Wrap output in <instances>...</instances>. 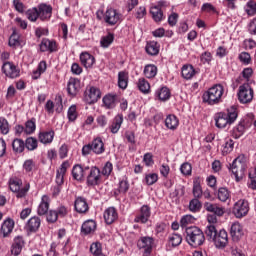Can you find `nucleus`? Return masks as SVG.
I'll list each match as a JSON object with an SVG mask.
<instances>
[{
    "mask_svg": "<svg viewBox=\"0 0 256 256\" xmlns=\"http://www.w3.org/2000/svg\"><path fill=\"white\" fill-rule=\"evenodd\" d=\"M205 235L208 241H212L217 249H224L229 243V236L227 231L220 230L217 232V228L214 225H208L205 229Z\"/></svg>",
    "mask_w": 256,
    "mask_h": 256,
    "instance_id": "1",
    "label": "nucleus"
},
{
    "mask_svg": "<svg viewBox=\"0 0 256 256\" xmlns=\"http://www.w3.org/2000/svg\"><path fill=\"white\" fill-rule=\"evenodd\" d=\"M225 88L221 84H216L204 92L202 99L208 105H219L223 102Z\"/></svg>",
    "mask_w": 256,
    "mask_h": 256,
    "instance_id": "2",
    "label": "nucleus"
},
{
    "mask_svg": "<svg viewBox=\"0 0 256 256\" xmlns=\"http://www.w3.org/2000/svg\"><path fill=\"white\" fill-rule=\"evenodd\" d=\"M185 240L190 247H201L205 243V233L199 227L191 226L185 230Z\"/></svg>",
    "mask_w": 256,
    "mask_h": 256,
    "instance_id": "3",
    "label": "nucleus"
},
{
    "mask_svg": "<svg viewBox=\"0 0 256 256\" xmlns=\"http://www.w3.org/2000/svg\"><path fill=\"white\" fill-rule=\"evenodd\" d=\"M238 113L237 108L232 106L230 109L225 112H219L215 116V124L218 129H225V127H229V125H233L235 121H237Z\"/></svg>",
    "mask_w": 256,
    "mask_h": 256,
    "instance_id": "4",
    "label": "nucleus"
},
{
    "mask_svg": "<svg viewBox=\"0 0 256 256\" xmlns=\"http://www.w3.org/2000/svg\"><path fill=\"white\" fill-rule=\"evenodd\" d=\"M86 183L89 187H95L101 183V170L97 166H93L87 170Z\"/></svg>",
    "mask_w": 256,
    "mask_h": 256,
    "instance_id": "5",
    "label": "nucleus"
},
{
    "mask_svg": "<svg viewBox=\"0 0 256 256\" xmlns=\"http://www.w3.org/2000/svg\"><path fill=\"white\" fill-rule=\"evenodd\" d=\"M101 99V90L99 88L90 86L84 92V101L88 105H93V103H97Z\"/></svg>",
    "mask_w": 256,
    "mask_h": 256,
    "instance_id": "6",
    "label": "nucleus"
},
{
    "mask_svg": "<svg viewBox=\"0 0 256 256\" xmlns=\"http://www.w3.org/2000/svg\"><path fill=\"white\" fill-rule=\"evenodd\" d=\"M122 17L123 15L113 8L107 9L103 15L105 23L111 27H113V25H117V23H121Z\"/></svg>",
    "mask_w": 256,
    "mask_h": 256,
    "instance_id": "7",
    "label": "nucleus"
},
{
    "mask_svg": "<svg viewBox=\"0 0 256 256\" xmlns=\"http://www.w3.org/2000/svg\"><path fill=\"white\" fill-rule=\"evenodd\" d=\"M232 213L237 217V219L245 217V215L249 213V202L247 200H238L234 204Z\"/></svg>",
    "mask_w": 256,
    "mask_h": 256,
    "instance_id": "8",
    "label": "nucleus"
},
{
    "mask_svg": "<svg viewBox=\"0 0 256 256\" xmlns=\"http://www.w3.org/2000/svg\"><path fill=\"white\" fill-rule=\"evenodd\" d=\"M238 99L240 103H249L253 100V89L249 84H244L239 87Z\"/></svg>",
    "mask_w": 256,
    "mask_h": 256,
    "instance_id": "9",
    "label": "nucleus"
},
{
    "mask_svg": "<svg viewBox=\"0 0 256 256\" xmlns=\"http://www.w3.org/2000/svg\"><path fill=\"white\" fill-rule=\"evenodd\" d=\"M137 245L139 249H144L143 256H150L153 249V238L149 236L141 237Z\"/></svg>",
    "mask_w": 256,
    "mask_h": 256,
    "instance_id": "10",
    "label": "nucleus"
},
{
    "mask_svg": "<svg viewBox=\"0 0 256 256\" xmlns=\"http://www.w3.org/2000/svg\"><path fill=\"white\" fill-rule=\"evenodd\" d=\"M37 9L41 21H49V19H51V16L53 15V7L51 5L42 3L38 5Z\"/></svg>",
    "mask_w": 256,
    "mask_h": 256,
    "instance_id": "11",
    "label": "nucleus"
},
{
    "mask_svg": "<svg viewBox=\"0 0 256 256\" xmlns=\"http://www.w3.org/2000/svg\"><path fill=\"white\" fill-rule=\"evenodd\" d=\"M151 217V208L147 205H143L140 209V214H138L135 219L134 223H142L145 224L149 221Z\"/></svg>",
    "mask_w": 256,
    "mask_h": 256,
    "instance_id": "12",
    "label": "nucleus"
},
{
    "mask_svg": "<svg viewBox=\"0 0 256 256\" xmlns=\"http://www.w3.org/2000/svg\"><path fill=\"white\" fill-rule=\"evenodd\" d=\"M87 171H89V166L83 168V166L76 164L72 168V177L75 179V181H82L85 179Z\"/></svg>",
    "mask_w": 256,
    "mask_h": 256,
    "instance_id": "13",
    "label": "nucleus"
},
{
    "mask_svg": "<svg viewBox=\"0 0 256 256\" xmlns=\"http://www.w3.org/2000/svg\"><path fill=\"white\" fill-rule=\"evenodd\" d=\"M2 71L6 75V77H10V79H15L19 75V71L17 66L11 62H4L2 66Z\"/></svg>",
    "mask_w": 256,
    "mask_h": 256,
    "instance_id": "14",
    "label": "nucleus"
},
{
    "mask_svg": "<svg viewBox=\"0 0 256 256\" xmlns=\"http://www.w3.org/2000/svg\"><path fill=\"white\" fill-rule=\"evenodd\" d=\"M13 229H15V221L11 218H7L1 225L0 233L4 238L9 237V235L13 233Z\"/></svg>",
    "mask_w": 256,
    "mask_h": 256,
    "instance_id": "15",
    "label": "nucleus"
},
{
    "mask_svg": "<svg viewBox=\"0 0 256 256\" xmlns=\"http://www.w3.org/2000/svg\"><path fill=\"white\" fill-rule=\"evenodd\" d=\"M23 247H25V239L23 238V236H16L14 238V241L11 247L12 255H15V256L21 255V251H23Z\"/></svg>",
    "mask_w": 256,
    "mask_h": 256,
    "instance_id": "16",
    "label": "nucleus"
},
{
    "mask_svg": "<svg viewBox=\"0 0 256 256\" xmlns=\"http://www.w3.org/2000/svg\"><path fill=\"white\" fill-rule=\"evenodd\" d=\"M81 89V81L77 78H70L67 84V91L71 97H75Z\"/></svg>",
    "mask_w": 256,
    "mask_h": 256,
    "instance_id": "17",
    "label": "nucleus"
},
{
    "mask_svg": "<svg viewBox=\"0 0 256 256\" xmlns=\"http://www.w3.org/2000/svg\"><path fill=\"white\" fill-rule=\"evenodd\" d=\"M50 203H51V199L49 198V196L43 195L37 209V214L40 216L47 215V213H49Z\"/></svg>",
    "mask_w": 256,
    "mask_h": 256,
    "instance_id": "18",
    "label": "nucleus"
},
{
    "mask_svg": "<svg viewBox=\"0 0 256 256\" xmlns=\"http://www.w3.org/2000/svg\"><path fill=\"white\" fill-rule=\"evenodd\" d=\"M230 234L233 241H239V239H241V237L244 235L243 226H241V223L234 222L231 225Z\"/></svg>",
    "mask_w": 256,
    "mask_h": 256,
    "instance_id": "19",
    "label": "nucleus"
},
{
    "mask_svg": "<svg viewBox=\"0 0 256 256\" xmlns=\"http://www.w3.org/2000/svg\"><path fill=\"white\" fill-rule=\"evenodd\" d=\"M40 51L42 53H45V51H50V53H54V51H57V43L53 40L43 38L40 43Z\"/></svg>",
    "mask_w": 256,
    "mask_h": 256,
    "instance_id": "20",
    "label": "nucleus"
},
{
    "mask_svg": "<svg viewBox=\"0 0 256 256\" xmlns=\"http://www.w3.org/2000/svg\"><path fill=\"white\" fill-rule=\"evenodd\" d=\"M74 208L77 213H87L89 211V204L84 197H77L74 202Z\"/></svg>",
    "mask_w": 256,
    "mask_h": 256,
    "instance_id": "21",
    "label": "nucleus"
},
{
    "mask_svg": "<svg viewBox=\"0 0 256 256\" xmlns=\"http://www.w3.org/2000/svg\"><path fill=\"white\" fill-rule=\"evenodd\" d=\"M80 62L83 67H85L86 69H90V67H93V65H95V57L89 54V52H82L80 54Z\"/></svg>",
    "mask_w": 256,
    "mask_h": 256,
    "instance_id": "22",
    "label": "nucleus"
},
{
    "mask_svg": "<svg viewBox=\"0 0 256 256\" xmlns=\"http://www.w3.org/2000/svg\"><path fill=\"white\" fill-rule=\"evenodd\" d=\"M117 210L115 207H110L104 211V220L107 225H111L117 221Z\"/></svg>",
    "mask_w": 256,
    "mask_h": 256,
    "instance_id": "23",
    "label": "nucleus"
},
{
    "mask_svg": "<svg viewBox=\"0 0 256 256\" xmlns=\"http://www.w3.org/2000/svg\"><path fill=\"white\" fill-rule=\"evenodd\" d=\"M97 229V223L95 220H87L82 224L81 233L83 235H91V233H95Z\"/></svg>",
    "mask_w": 256,
    "mask_h": 256,
    "instance_id": "24",
    "label": "nucleus"
},
{
    "mask_svg": "<svg viewBox=\"0 0 256 256\" xmlns=\"http://www.w3.org/2000/svg\"><path fill=\"white\" fill-rule=\"evenodd\" d=\"M39 227H41V219L37 216L31 217L26 224V229L30 233H35L39 230Z\"/></svg>",
    "mask_w": 256,
    "mask_h": 256,
    "instance_id": "25",
    "label": "nucleus"
},
{
    "mask_svg": "<svg viewBox=\"0 0 256 256\" xmlns=\"http://www.w3.org/2000/svg\"><path fill=\"white\" fill-rule=\"evenodd\" d=\"M102 101L106 109H115L117 107V95L115 94L105 95Z\"/></svg>",
    "mask_w": 256,
    "mask_h": 256,
    "instance_id": "26",
    "label": "nucleus"
},
{
    "mask_svg": "<svg viewBox=\"0 0 256 256\" xmlns=\"http://www.w3.org/2000/svg\"><path fill=\"white\" fill-rule=\"evenodd\" d=\"M204 209H206L209 213H213V215H217V217H222L225 214V210L222 207L217 206V204H213L210 202H206L204 204Z\"/></svg>",
    "mask_w": 256,
    "mask_h": 256,
    "instance_id": "27",
    "label": "nucleus"
},
{
    "mask_svg": "<svg viewBox=\"0 0 256 256\" xmlns=\"http://www.w3.org/2000/svg\"><path fill=\"white\" fill-rule=\"evenodd\" d=\"M92 151L96 155H101L102 153H105V144L103 143V140L101 138H96L91 143Z\"/></svg>",
    "mask_w": 256,
    "mask_h": 256,
    "instance_id": "28",
    "label": "nucleus"
},
{
    "mask_svg": "<svg viewBox=\"0 0 256 256\" xmlns=\"http://www.w3.org/2000/svg\"><path fill=\"white\" fill-rule=\"evenodd\" d=\"M121 125H123V114H118L117 116H115L112 124L109 127L111 133H113L114 135L116 133H119V129H121Z\"/></svg>",
    "mask_w": 256,
    "mask_h": 256,
    "instance_id": "29",
    "label": "nucleus"
},
{
    "mask_svg": "<svg viewBox=\"0 0 256 256\" xmlns=\"http://www.w3.org/2000/svg\"><path fill=\"white\" fill-rule=\"evenodd\" d=\"M165 125L167 129H171V131H175V129L179 127V119H177V116L170 114L165 119Z\"/></svg>",
    "mask_w": 256,
    "mask_h": 256,
    "instance_id": "30",
    "label": "nucleus"
},
{
    "mask_svg": "<svg viewBox=\"0 0 256 256\" xmlns=\"http://www.w3.org/2000/svg\"><path fill=\"white\" fill-rule=\"evenodd\" d=\"M235 167H238L240 171L238 172L239 175H242L244 166L247 167V157L245 154H240L236 159L233 160Z\"/></svg>",
    "mask_w": 256,
    "mask_h": 256,
    "instance_id": "31",
    "label": "nucleus"
},
{
    "mask_svg": "<svg viewBox=\"0 0 256 256\" xmlns=\"http://www.w3.org/2000/svg\"><path fill=\"white\" fill-rule=\"evenodd\" d=\"M146 53L151 56L159 55L160 45L156 41H150L146 44Z\"/></svg>",
    "mask_w": 256,
    "mask_h": 256,
    "instance_id": "32",
    "label": "nucleus"
},
{
    "mask_svg": "<svg viewBox=\"0 0 256 256\" xmlns=\"http://www.w3.org/2000/svg\"><path fill=\"white\" fill-rule=\"evenodd\" d=\"M54 137H55V132L54 131L40 132L39 141H40V143H43L44 145H47L49 143H53V138Z\"/></svg>",
    "mask_w": 256,
    "mask_h": 256,
    "instance_id": "33",
    "label": "nucleus"
},
{
    "mask_svg": "<svg viewBox=\"0 0 256 256\" xmlns=\"http://www.w3.org/2000/svg\"><path fill=\"white\" fill-rule=\"evenodd\" d=\"M246 169L247 166H244V168L242 169V174L239 175V171H241V168L235 166V162H232V164H230L229 166V170L234 174V177L237 182H239L241 179H243V177H245Z\"/></svg>",
    "mask_w": 256,
    "mask_h": 256,
    "instance_id": "34",
    "label": "nucleus"
},
{
    "mask_svg": "<svg viewBox=\"0 0 256 256\" xmlns=\"http://www.w3.org/2000/svg\"><path fill=\"white\" fill-rule=\"evenodd\" d=\"M156 97H158L160 101H168V99L171 98V91L166 86H163L156 91Z\"/></svg>",
    "mask_w": 256,
    "mask_h": 256,
    "instance_id": "35",
    "label": "nucleus"
},
{
    "mask_svg": "<svg viewBox=\"0 0 256 256\" xmlns=\"http://www.w3.org/2000/svg\"><path fill=\"white\" fill-rule=\"evenodd\" d=\"M182 77L183 79L189 80L193 79L195 77V68L193 65H184L182 67Z\"/></svg>",
    "mask_w": 256,
    "mask_h": 256,
    "instance_id": "36",
    "label": "nucleus"
},
{
    "mask_svg": "<svg viewBox=\"0 0 256 256\" xmlns=\"http://www.w3.org/2000/svg\"><path fill=\"white\" fill-rule=\"evenodd\" d=\"M150 14L152 16V19L156 22L159 23L163 21V11L159 7L152 6L150 8Z\"/></svg>",
    "mask_w": 256,
    "mask_h": 256,
    "instance_id": "37",
    "label": "nucleus"
},
{
    "mask_svg": "<svg viewBox=\"0 0 256 256\" xmlns=\"http://www.w3.org/2000/svg\"><path fill=\"white\" fill-rule=\"evenodd\" d=\"M144 75L147 79H153L157 76V66L153 64H148L144 68Z\"/></svg>",
    "mask_w": 256,
    "mask_h": 256,
    "instance_id": "38",
    "label": "nucleus"
},
{
    "mask_svg": "<svg viewBox=\"0 0 256 256\" xmlns=\"http://www.w3.org/2000/svg\"><path fill=\"white\" fill-rule=\"evenodd\" d=\"M22 185H23V181L17 177L11 178L9 180L10 191H12L13 193H16L17 191H19Z\"/></svg>",
    "mask_w": 256,
    "mask_h": 256,
    "instance_id": "39",
    "label": "nucleus"
},
{
    "mask_svg": "<svg viewBox=\"0 0 256 256\" xmlns=\"http://www.w3.org/2000/svg\"><path fill=\"white\" fill-rule=\"evenodd\" d=\"M12 148L15 153H23L25 151V142L22 139L16 138L12 142Z\"/></svg>",
    "mask_w": 256,
    "mask_h": 256,
    "instance_id": "40",
    "label": "nucleus"
},
{
    "mask_svg": "<svg viewBox=\"0 0 256 256\" xmlns=\"http://www.w3.org/2000/svg\"><path fill=\"white\" fill-rule=\"evenodd\" d=\"M113 41H115V35L113 33H108L106 36L102 37L100 40L101 47L107 49Z\"/></svg>",
    "mask_w": 256,
    "mask_h": 256,
    "instance_id": "41",
    "label": "nucleus"
},
{
    "mask_svg": "<svg viewBox=\"0 0 256 256\" xmlns=\"http://www.w3.org/2000/svg\"><path fill=\"white\" fill-rule=\"evenodd\" d=\"M201 207H203V205L201 204V201H199V198H194L189 202V210L192 213H199Z\"/></svg>",
    "mask_w": 256,
    "mask_h": 256,
    "instance_id": "42",
    "label": "nucleus"
},
{
    "mask_svg": "<svg viewBox=\"0 0 256 256\" xmlns=\"http://www.w3.org/2000/svg\"><path fill=\"white\" fill-rule=\"evenodd\" d=\"M183 237L180 234H171L168 238V243L172 247H179V244L182 243Z\"/></svg>",
    "mask_w": 256,
    "mask_h": 256,
    "instance_id": "43",
    "label": "nucleus"
},
{
    "mask_svg": "<svg viewBox=\"0 0 256 256\" xmlns=\"http://www.w3.org/2000/svg\"><path fill=\"white\" fill-rule=\"evenodd\" d=\"M128 85V76L125 72L118 73V86L120 89H127Z\"/></svg>",
    "mask_w": 256,
    "mask_h": 256,
    "instance_id": "44",
    "label": "nucleus"
},
{
    "mask_svg": "<svg viewBox=\"0 0 256 256\" xmlns=\"http://www.w3.org/2000/svg\"><path fill=\"white\" fill-rule=\"evenodd\" d=\"M244 9L247 15H250V16L256 15V2L254 0H249L246 3Z\"/></svg>",
    "mask_w": 256,
    "mask_h": 256,
    "instance_id": "45",
    "label": "nucleus"
},
{
    "mask_svg": "<svg viewBox=\"0 0 256 256\" xmlns=\"http://www.w3.org/2000/svg\"><path fill=\"white\" fill-rule=\"evenodd\" d=\"M192 193L194 195V199H201L203 197V189L199 182L194 181Z\"/></svg>",
    "mask_w": 256,
    "mask_h": 256,
    "instance_id": "46",
    "label": "nucleus"
},
{
    "mask_svg": "<svg viewBox=\"0 0 256 256\" xmlns=\"http://www.w3.org/2000/svg\"><path fill=\"white\" fill-rule=\"evenodd\" d=\"M45 71H47V62L41 61L38 65V69L34 71V74L32 76L33 79H39V77H41V74L45 73Z\"/></svg>",
    "mask_w": 256,
    "mask_h": 256,
    "instance_id": "47",
    "label": "nucleus"
},
{
    "mask_svg": "<svg viewBox=\"0 0 256 256\" xmlns=\"http://www.w3.org/2000/svg\"><path fill=\"white\" fill-rule=\"evenodd\" d=\"M138 89L142 93H149L151 86L149 85V82L147 80H145V78H140L138 80Z\"/></svg>",
    "mask_w": 256,
    "mask_h": 256,
    "instance_id": "48",
    "label": "nucleus"
},
{
    "mask_svg": "<svg viewBox=\"0 0 256 256\" xmlns=\"http://www.w3.org/2000/svg\"><path fill=\"white\" fill-rule=\"evenodd\" d=\"M24 147H26V149H28V151H35V149H37V147H38L37 139H35L33 137L27 138L25 141Z\"/></svg>",
    "mask_w": 256,
    "mask_h": 256,
    "instance_id": "49",
    "label": "nucleus"
},
{
    "mask_svg": "<svg viewBox=\"0 0 256 256\" xmlns=\"http://www.w3.org/2000/svg\"><path fill=\"white\" fill-rule=\"evenodd\" d=\"M234 137L239 139L245 133V121L239 122V124L234 128Z\"/></svg>",
    "mask_w": 256,
    "mask_h": 256,
    "instance_id": "50",
    "label": "nucleus"
},
{
    "mask_svg": "<svg viewBox=\"0 0 256 256\" xmlns=\"http://www.w3.org/2000/svg\"><path fill=\"white\" fill-rule=\"evenodd\" d=\"M36 125H35V119L32 118L31 120H28L25 124V128H24V133H26L27 135H31V133H35V129H36Z\"/></svg>",
    "mask_w": 256,
    "mask_h": 256,
    "instance_id": "51",
    "label": "nucleus"
},
{
    "mask_svg": "<svg viewBox=\"0 0 256 256\" xmlns=\"http://www.w3.org/2000/svg\"><path fill=\"white\" fill-rule=\"evenodd\" d=\"M183 195H185V186H180L170 193V197L176 201H179V197H183Z\"/></svg>",
    "mask_w": 256,
    "mask_h": 256,
    "instance_id": "52",
    "label": "nucleus"
},
{
    "mask_svg": "<svg viewBox=\"0 0 256 256\" xmlns=\"http://www.w3.org/2000/svg\"><path fill=\"white\" fill-rule=\"evenodd\" d=\"M26 15L29 21H32L34 23L35 21H37V19H39V10L38 8H32L27 11Z\"/></svg>",
    "mask_w": 256,
    "mask_h": 256,
    "instance_id": "53",
    "label": "nucleus"
},
{
    "mask_svg": "<svg viewBox=\"0 0 256 256\" xmlns=\"http://www.w3.org/2000/svg\"><path fill=\"white\" fill-rule=\"evenodd\" d=\"M229 197H231V195L229 194V190H227V188H219L218 190L219 201H222L223 203H225V201H227Z\"/></svg>",
    "mask_w": 256,
    "mask_h": 256,
    "instance_id": "54",
    "label": "nucleus"
},
{
    "mask_svg": "<svg viewBox=\"0 0 256 256\" xmlns=\"http://www.w3.org/2000/svg\"><path fill=\"white\" fill-rule=\"evenodd\" d=\"M145 181L147 185H155L159 181V175L157 173H150L145 176Z\"/></svg>",
    "mask_w": 256,
    "mask_h": 256,
    "instance_id": "55",
    "label": "nucleus"
},
{
    "mask_svg": "<svg viewBox=\"0 0 256 256\" xmlns=\"http://www.w3.org/2000/svg\"><path fill=\"white\" fill-rule=\"evenodd\" d=\"M29 189H31V185L29 183L25 184L23 188L16 191V197L18 199H23V197H26L27 193H29Z\"/></svg>",
    "mask_w": 256,
    "mask_h": 256,
    "instance_id": "56",
    "label": "nucleus"
},
{
    "mask_svg": "<svg viewBox=\"0 0 256 256\" xmlns=\"http://www.w3.org/2000/svg\"><path fill=\"white\" fill-rule=\"evenodd\" d=\"M90 253H92V255L94 256L101 255L103 253L101 248V243L99 242L92 243L90 246Z\"/></svg>",
    "mask_w": 256,
    "mask_h": 256,
    "instance_id": "57",
    "label": "nucleus"
},
{
    "mask_svg": "<svg viewBox=\"0 0 256 256\" xmlns=\"http://www.w3.org/2000/svg\"><path fill=\"white\" fill-rule=\"evenodd\" d=\"M191 223H195V217L192 215H185L180 220L181 227H187V225H191Z\"/></svg>",
    "mask_w": 256,
    "mask_h": 256,
    "instance_id": "58",
    "label": "nucleus"
},
{
    "mask_svg": "<svg viewBox=\"0 0 256 256\" xmlns=\"http://www.w3.org/2000/svg\"><path fill=\"white\" fill-rule=\"evenodd\" d=\"M0 131L2 135H7V133H9V122L3 117L0 118Z\"/></svg>",
    "mask_w": 256,
    "mask_h": 256,
    "instance_id": "59",
    "label": "nucleus"
},
{
    "mask_svg": "<svg viewBox=\"0 0 256 256\" xmlns=\"http://www.w3.org/2000/svg\"><path fill=\"white\" fill-rule=\"evenodd\" d=\"M112 171H113V164L111 162H106L100 173H102V175H104V177H109V175H111Z\"/></svg>",
    "mask_w": 256,
    "mask_h": 256,
    "instance_id": "60",
    "label": "nucleus"
},
{
    "mask_svg": "<svg viewBox=\"0 0 256 256\" xmlns=\"http://www.w3.org/2000/svg\"><path fill=\"white\" fill-rule=\"evenodd\" d=\"M68 119L69 121H75V119H77V106H70L68 109Z\"/></svg>",
    "mask_w": 256,
    "mask_h": 256,
    "instance_id": "61",
    "label": "nucleus"
},
{
    "mask_svg": "<svg viewBox=\"0 0 256 256\" xmlns=\"http://www.w3.org/2000/svg\"><path fill=\"white\" fill-rule=\"evenodd\" d=\"M239 59L244 65H249V63H251V54L242 52L239 54Z\"/></svg>",
    "mask_w": 256,
    "mask_h": 256,
    "instance_id": "62",
    "label": "nucleus"
},
{
    "mask_svg": "<svg viewBox=\"0 0 256 256\" xmlns=\"http://www.w3.org/2000/svg\"><path fill=\"white\" fill-rule=\"evenodd\" d=\"M180 171L182 175H191V171H193V168L188 162H186L181 165Z\"/></svg>",
    "mask_w": 256,
    "mask_h": 256,
    "instance_id": "63",
    "label": "nucleus"
},
{
    "mask_svg": "<svg viewBox=\"0 0 256 256\" xmlns=\"http://www.w3.org/2000/svg\"><path fill=\"white\" fill-rule=\"evenodd\" d=\"M119 193H127L129 191V182L127 180H121L118 187Z\"/></svg>",
    "mask_w": 256,
    "mask_h": 256,
    "instance_id": "64",
    "label": "nucleus"
}]
</instances>
